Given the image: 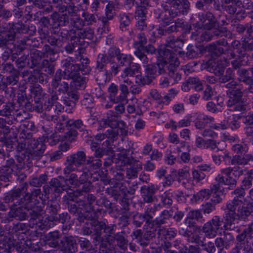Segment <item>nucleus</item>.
Segmentation results:
<instances>
[{
  "label": "nucleus",
  "mask_w": 253,
  "mask_h": 253,
  "mask_svg": "<svg viewBox=\"0 0 253 253\" xmlns=\"http://www.w3.org/2000/svg\"><path fill=\"white\" fill-rule=\"evenodd\" d=\"M59 110H57V106H51L46 107L45 114L47 116V119L48 121H51L55 123L60 118L59 115Z\"/></svg>",
  "instance_id": "8fccbe9b"
},
{
  "label": "nucleus",
  "mask_w": 253,
  "mask_h": 253,
  "mask_svg": "<svg viewBox=\"0 0 253 253\" xmlns=\"http://www.w3.org/2000/svg\"><path fill=\"white\" fill-rule=\"evenodd\" d=\"M44 58L42 51L36 48L30 49V58L28 65L30 68L37 69L40 66L42 59Z\"/></svg>",
  "instance_id": "bb28decb"
},
{
  "label": "nucleus",
  "mask_w": 253,
  "mask_h": 253,
  "mask_svg": "<svg viewBox=\"0 0 253 253\" xmlns=\"http://www.w3.org/2000/svg\"><path fill=\"white\" fill-rule=\"evenodd\" d=\"M161 6L163 10L156 17L169 25L174 18L188 12L190 3L189 0H163Z\"/></svg>",
  "instance_id": "20e7f679"
},
{
  "label": "nucleus",
  "mask_w": 253,
  "mask_h": 253,
  "mask_svg": "<svg viewBox=\"0 0 253 253\" xmlns=\"http://www.w3.org/2000/svg\"><path fill=\"white\" fill-rule=\"evenodd\" d=\"M140 68L138 64L132 62L122 71L121 77L122 78L134 77L136 74L139 73Z\"/></svg>",
  "instance_id": "58836bf2"
},
{
  "label": "nucleus",
  "mask_w": 253,
  "mask_h": 253,
  "mask_svg": "<svg viewBox=\"0 0 253 253\" xmlns=\"http://www.w3.org/2000/svg\"><path fill=\"white\" fill-rule=\"evenodd\" d=\"M236 245L231 251L235 253H252L253 251V236L246 237L245 234H239L236 237Z\"/></svg>",
  "instance_id": "ddd939ff"
},
{
  "label": "nucleus",
  "mask_w": 253,
  "mask_h": 253,
  "mask_svg": "<svg viewBox=\"0 0 253 253\" xmlns=\"http://www.w3.org/2000/svg\"><path fill=\"white\" fill-rule=\"evenodd\" d=\"M13 173L18 174L17 173H15V169L8 164V161L6 160L5 165L0 167V180L8 181L9 177H11Z\"/></svg>",
  "instance_id": "f704fd0d"
},
{
  "label": "nucleus",
  "mask_w": 253,
  "mask_h": 253,
  "mask_svg": "<svg viewBox=\"0 0 253 253\" xmlns=\"http://www.w3.org/2000/svg\"><path fill=\"white\" fill-rule=\"evenodd\" d=\"M205 50L210 54L212 58L214 59L219 57L225 52L222 47L217 46L213 42L207 44L206 46Z\"/></svg>",
  "instance_id": "79ce46f5"
},
{
  "label": "nucleus",
  "mask_w": 253,
  "mask_h": 253,
  "mask_svg": "<svg viewBox=\"0 0 253 253\" xmlns=\"http://www.w3.org/2000/svg\"><path fill=\"white\" fill-rule=\"evenodd\" d=\"M95 201L96 197L93 194L87 193L77 200L76 203H79V206H82L86 210L85 211L89 212L90 214L91 211H93L92 204Z\"/></svg>",
  "instance_id": "cd10ccee"
},
{
  "label": "nucleus",
  "mask_w": 253,
  "mask_h": 253,
  "mask_svg": "<svg viewBox=\"0 0 253 253\" xmlns=\"http://www.w3.org/2000/svg\"><path fill=\"white\" fill-rule=\"evenodd\" d=\"M68 178L59 176L57 178H53L49 181V184L53 189L54 193L61 194L63 191H67L71 189V186L67 183Z\"/></svg>",
  "instance_id": "412c9836"
},
{
  "label": "nucleus",
  "mask_w": 253,
  "mask_h": 253,
  "mask_svg": "<svg viewBox=\"0 0 253 253\" xmlns=\"http://www.w3.org/2000/svg\"><path fill=\"white\" fill-rule=\"evenodd\" d=\"M59 248L63 253H76L78 251L77 240L72 236H65L61 240Z\"/></svg>",
  "instance_id": "4be33fe9"
},
{
  "label": "nucleus",
  "mask_w": 253,
  "mask_h": 253,
  "mask_svg": "<svg viewBox=\"0 0 253 253\" xmlns=\"http://www.w3.org/2000/svg\"><path fill=\"white\" fill-rule=\"evenodd\" d=\"M12 124V121L8 119L0 117V135L2 133L7 134L10 132L9 125Z\"/></svg>",
  "instance_id": "052dcab7"
},
{
  "label": "nucleus",
  "mask_w": 253,
  "mask_h": 253,
  "mask_svg": "<svg viewBox=\"0 0 253 253\" xmlns=\"http://www.w3.org/2000/svg\"><path fill=\"white\" fill-rule=\"evenodd\" d=\"M203 218L202 213L201 211L199 210H195L190 211L188 214V216L185 220V222L187 224V226H189V222H196L193 220H196L197 221Z\"/></svg>",
  "instance_id": "5fc2aeb1"
},
{
  "label": "nucleus",
  "mask_w": 253,
  "mask_h": 253,
  "mask_svg": "<svg viewBox=\"0 0 253 253\" xmlns=\"http://www.w3.org/2000/svg\"><path fill=\"white\" fill-rule=\"evenodd\" d=\"M28 158V154L16 153L14 158H8V164L11 165L15 169V173L17 174L25 168V162Z\"/></svg>",
  "instance_id": "393cba45"
},
{
  "label": "nucleus",
  "mask_w": 253,
  "mask_h": 253,
  "mask_svg": "<svg viewBox=\"0 0 253 253\" xmlns=\"http://www.w3.org/2000/svg\"><path fill=\"white\" fill-rule=\"evenodd\" d=\"M234 236L230 233L223 231L220 237L215 239V245L217 253H227V251L234 242Z\"/></svg>",
  "instance_id": "f3484780"
},
{
  "label": "nucleus",
  "mask_w": 253,
  "mask_h": 253,
  "mask_svg": "<svg viewBox=\"0 0 253 253\" xmlns=\"http://www.w3.org/2000/svg\"><path fill=\"white\" fill-rule=\"evenodd\" d=\"M32 146V148H29L27 150V153L28 154V158L26 162L28 165H30L32 163V160L38 161L41 159L44 153L46 146L42 141H35Z\"/></svg>",
  "instance_id": "4468645a"
},
{
  "label": "nucleus",
  "mask_w": 253,
  "mask_h": 253,
  "mask_svg": "<svg viewBox=\"0 0 253 253\" xmlns=\"http://www.w3.org/2000/svg\"><path fill=\"white\" fill-rule=\"evenodd\" d=\"M119 50L120 48L116 46H111L109 48L107 54H99L97 58L95 70L100 72L109 60L114 59V58Z\"/></svg>",
  "instance_id": "6ab92c4d"
},
{
  "label": "nucleus",
  "mask_w": 253,
  "mask_h": 253,
  "mask_svg": "<svg viewBox=\"0 0 253 253\" xmlns=\"http://www.w3.org/2000/svg\"><path fill=\"white\" fill-rule=\"evenodd\" d=\"M232 165H246L250 162H253V154L236 155L230 161Z\"/></svg>",
  "instance_id": "c9c22d12"
},
{
  "label": "nucleus",
  "mask_w": 253,
  "mask_h": 253,
  "mask_svg": "<svg viewBox=\"0 0 253 253\" xmlns=\"http://www.w3.org/2000/svg\"><path fill=\"white\" fill-rule=\"evenodd\" d=\"M120 28L122 31L126 32L129 30L130 20L128 15L122 13L120 15Z\"/></svg>",
  "instance_id": "13d9d810"
},
{
  "label": "nucleus",
  "mask_w": 253,
  "mask_h": 253,
  "mask_svg": "<svg viewBox=\"0 0 253 253\" xmlns=\"http://www.w3.org/2000/svg\"><path fill=\"white\" fill-rule=\"evenodd\" d=\"M97 225V228H99L101 232L103 231V233L105 234V237L106 238L111 237L115 234L117 229V226L115 224H107L104 221H95L94 222Z\"/></svg>",
  "instance_id": "7c9ffc66"
},
{
  "label": "nucleus",
  "mask_w": 253,
  "mask_h": 253,
  "mask_svg": "<svg viewBox=\"0 0 253 253\" xmlns=\"http://www.w3.org/2000/svg\"><path fill=\"white\" fill-rule=\"evenodd\" d=\"M217 230L211 224V222H207L201 227V231L205 234V237L209 239L214 238L217 233Z\"/></svg>",
  "instance_id": "09e8293b"
},
{
  "label": "nucleus",
  "mask_w": 253,
  "mask_h": 253,
  "mask_svg": "<svg viewBox=\"0 0 253 253\" xmlns=\"http://www.w3.org/2000/svg\"><path fill=\"white\" fill-rule=\"evenodd\" d=\"M117 6L113 2H109L106 7L105 16H103L100 19L104 26L107 25L109 20L113 19L115 15V8Z\"/></svg>",
  "instance_id": "c03bdc74"
},
{
  "label": "nucleus",
  "mask_w": 253,
  "mask_h": 253,
  "mask_svg": "<svg viewBox=\"0 0 253 253\" xmlns=\"http://www.w3.org/2000/svg\"><path fill=\"white\" fill-rule=\"evenodd\" d=\"M11 31L15 32L20 34H28L33 35L36 32L35 26H29L27 28L21 21L17 23H12L8 28Z\"/></svg>",
  "instance_id": "c756f323"
},
{
  "label": "nucleus",
  "mask_w": 253,
  "mask_h": 253,
  "mask_svg": "<svg viewBox=\"0 0 253 253\" xmlns=\"http://www.w3.org/2000/svg\"><path fill=\"white\" fill-rule=\"evenodd\" d=\"M234 236L230 233L223 231L220 237L215 239V245L217 253H227V251L234 242Z\"/></svg>",
  "instance_id": "2eb2a0df"
},
{
  "label": "nucleus",
  "mask_w": 253,
  "mask_h": 253,
  "mask_svg": "<svg viewBox=\"0 0 253 253\" xmlns=\"http://www.w3.org/2000/svg\"><path fill=\"white\" fill-rule=\"evenodd\" d=\"M148 7L144 5H137L135 12V18L139 19H146L148 13Z\"/></svg>",
  "instance_id": "e2e57ef3"
},
{
  "label": "nucleus",
  "mask_w": 253,
  "mask_h": 253,
  "mask_svg": "<svg viewBox=\"0 0 253 253\" xmlns=\"http://www.w3.org/2000/svg\"><path fill=\"white\" fill-rule=\"evenodd\" d=\"M243 51L242 49V48L240 50L238 51V57L236 58V59L232 60L231 61V64L232 65V70H233L238 71V70H241V67L244 66L246 62L244 60V58L246 56V53H243L242 51Z\"/></svg>",
  "instance_id": "a18cd8bd"
},
{
  "label": "nucleus",
  "mask_w": 253,
  "mask_h": 253,
  "mask_svg": "<svg viewBox=\"0 0 253 253\" xmlns=\"http://www.w3.org/2000/svg\"><path fill=\"white\" fill-rule=\"evenodd\" d=\"M67 209L69 212L77 217V220L80 222H84L85 219H92L96 217V215L89 214V212H82L83 207L79 206V203H67Z\"/></svg>",
  "instance_id": "aec40b11"
},
{
  "label": "nucleus",
  "mask_w": 253,
  "mask_h": 253,
  "mask_svg": "<svg viewBox=\"0 0 253 253\" xmlns=\"http://www.w3.org/2000/svg\"><path fill=\"white\" fill-rule=\"evenodd\" d=\"M125 232L122 231L118 232L113 235L110 238V241H116L119 248L124 251L127 249L128 240L125 236Z\"/></svg>",
  "instance_id": "4c0bfd02"
},
{
  "label": "nucleus",
  "mask_w": 253,
  "mask_h": 253,
  "mask_svg": "<svg viewBox=\"0 0 253 253\" xmlns=\"http://www.w3.org/2000/svg\"><path fill=\"white\" fill-rule=\"evenodd\" d=\"M137 38L138 40L133 43L134 54L142 63L147 64L148 58L145 53L153 54L156 52V49L151 44L144 46L147 40L144 33L138 34Z\"/></svg>",
  "instance_id": "0eeeda50"
},
{
  "label": "nucleus",
  "mask_w": 253,
  "mask_h": 253,
  "mask_svg": "<svg viewBox=\"0 0 253 253\" xmlns=\"http://www.w3.org/2000/svg\"><path fill=\"white\" fill-rule=\"evenodd\" d=\"M156 231L154 229L149 230L143 233L142 237L139 241V245L142 247L148 246L150 244V241L155 238Z\"/></svg>",
  "instance_id": "49530a36"
},
{
  "label": "nucleus",
  "mask_w": 253,
  "mask_h": 253,
  "mask_svg": "<svg viewBox=\"0 0 253 253\" xmlns=\"http://www.w3.org/2000/svg\"><path fill=\"white\" fill-rule=\"evenodd\" d=\"M198 19L201 24H198V28H203L206 31L201 36V40L203 42H209L222 37V34L226 33V36L231 35V33L228 30L227 27L219 25V22L214 14L210 11L200 12L198 15Z\"/></svg>",
  "instance_id": "7ed1b4c3"
},
{
  "label": "nucleus",
  "mask_w": 253,
  "mask_h": 253,
  "mask_svg": "<svg viewBox=\"0 0 253 253\" xmlns=\"http://www.w3.org/2000/svg\"><path fill=\"white\" fill-rule=\"evenodd\" d=\"M50 16L52 20H57L59 26H65L69 23V16L66 13L59 15L55 11L53 12Z\"/></svg>",
  "instance_id": "864d4df0"
},
{
  "label": "nucleus",
  "mask_w": 253,
  "mask_h": 253,
  "mask_svg": "<svg viewBox=\"0 0 253 253\" xmlns=\"http://www.w3.org/2000/svg\"><path fill=\"white\" fill-rule=\"evenodd\" d=\"M157 185L152 184L149 186H143L140 189L141 196L144 202L151 203L154 201V194L158 191Z\"/></svg>",
  "instance_id": "a878e982"
},
{
  "label": "nucleus",
  "mask_w": 253,
  "mask_h": 253,
  "mask_svg": "<svg viewBox=\"0 0 253 253\" xmlns=\"http://www.w3.org/2000/svg\"><path fill=\"white\" fill-rule=\"evenodd\" d=\"M42 55L44 58H54V55L58 53L57 50L55 49L54 47H51L47 44H45L43 46V50L42 51Z\"/></svg>",
  "instance_id": "338daca9"
},
{
  "label": "nucleus",
  "mask_w": 253,
  "mask_h": 253,
  "mask_svg": "<svg viewBox=\"0 0 253 253\" xmlns=\"http://www.w3.org/2000/svg\"><path fill=\"white\" fill-rule=\"evenodd\" d=\"M157 207L154 206L151 207V210H153V213L152 215V221H151V228L153 229L154 227H159L161 228V226L166 223L167 220H166L164 216L161 214L158 217L155 218L156 212L157 211Z\"/></svg>",
  "instance_id": "de8ad7c7"
},
{
  "label": "nucleus",
  "mask_w": 253,
  "mask_h": 253,
  "mask_svg": "<svg viewBox=\"0 0 253 253\" xmlns=\"http://www.w3.org/2000/svg\"><path fill=\"white\" fill-rule=\"evenodd\" d=\"M56 60L55 58H51L49 60L43 59L40 66L37 68L39 71H42L45 75H52L54 72L55 64L53 62Z\"/></svg>",
  "instance_id": "473e14b6"
},
{
  "label": "nucleus",
  "mask_w": 253,
  "mask_h": 253,
  "mask_svg": "<svg viewBox=\"0 0 253 253\" xmlns=\"http://www.w3.org/2000/svg\"><path fill=\"white\" fill-rule=\"evenodd\" d=\"M60 209V205L55 201L48 202L46 211L50 214L49 217L56 216Z\"/></svg>",
  "instance_id": "4d7b16f0"
},
{
  "label": "nucleus",
  "mask_w": 253,
  "mask_h": 253,
  "mask_svg": "<svg viewBox=\"0 0 253 253\" xmlns=\"http://www.w3.org/2000/svg\"><path fill=\"white\" fill-rule=\"evenodd\" d=\"M233 171V169L231 167L224 169L221 170V172L225 175L226 185L229 186V189H232L236 186L238 178Z\"/></svg>",
  "instance_id": "2f4dec72"
},
{
  "label": "nucleus",
  "mask_w": 253,
  "mask_h": 253,
  "mask_svg": "<svg viewBox=\"0 0 253 253\" xmlns=\"http://www.w3.org/2000/svg\"><path fill=\"white\" fill-rule=\"evenodd\" d=\"M184 43V40L180 37L171 36L167 38L165 46L157 49L158 73L167 74L172 84H177L181 79V75L178 71L179 62L176 55L185 54V52L181 50Z\"/></svg>",
  "instance_id": "f257e3e1"
},
{
  "label": "nucleus",
  "mask_w": 253,
  "mask_h": 253,
  "mask_svg": "<svg viewBox=\"0 0 253 253\" xmlns=\"http://www.w3.org/2000/svg\"><path fill=\"white\" fill-rule=\"evenodd\" d=\"M76 37L80 42H83L80 43L85 48L93 41L94 37V32L89 27L80 29V30H76Z\"/></svg>",
  "instance_id": "b1692460"
},
{
  "label": "nucleus",
  "mask_w": 253,
  "mask_h": 253,
  "mask_svg": "<svg viewBox=\"0 0 253 253\" xmlns=\"http://www.w3.org/2000/svg\"><path fill=\"white\" fill-rule=\"evenodd\" d=\"M28 185L27 183H23L20 187L12 189L16 194H20V197L30 206L32 203H39L38 197L43 201V195L40 188L34 189L31 192H27Z\"/></svg>",
  "instance_id": "9b49d317"
},
{
  "label": "nucleus",
  "mask_w": 253,
  "mask_h": 253,
  "mask_svg": "<svg viewBox=\"0 0 253 253\" xmlns=\"http://www.w3.org/2000/svg\"><path fill=\"white\" fill-rule=\"evenodd\" d=\"M178 232L186 237L189 243L200 246L203 241V237L201 236V227L197 225L196 222H189V226H182Z\"/></svg>",
  "instance_id": "6e6552de"
},
{
  "label": "nucleus",
  "mask_w": 253,
  "mask_h": 253,
  "mask_svg": "<svg viewBox=\"0 0 253 253\" xmlns=\"http://www.w3.org/2000/svg\"><path fill=\"white\" fill-rule=\"evenodd\" d=\"M61 235L57 230L50 232L45 236L47 245L53 248L59 247V239Z\"/></svg>",
  "instance_id": "ea45409f"
},
{
  "label": "nucleus",
  "mask_w": 253,
  "mask_h": 253,
  "mask_svg": "<svg viewBox=\"0 0 253 253\" xmlns=\"http://www.w3.org/2000/svg\"><path fill=\"white\" fill-rule=\"evenodd\" d=\"M16 40V32L11 31L9 29L4 37L0 38V48L8 47L9 44H13Z\"/></svg>",
  "instance_id": "37998d69"
},
{
  "label": "nucleus",
  "mask_w": 253,
  "mask_h": 253,
  "mask_svg": "<svg viewBox=\"0 0 253 253\" xmlns=\"http://www.w3.org/2000/svg\"><path fill=\"white\" fill-rule=\"evenodd\" d=\"M90 150L94 152V156L95 158L100 159L105 154L107 153L108 150L105 148L100 147V145L93 141H91L90 145Z\"/></svg>",
  "instance_id": "603ef678"
},
{
  "label": "nucleus",
  "mask_w": 253,
  "mask_h": 253,
  "mask_svg": "<svg viewBox=\"0 0 253 253\" xmlns=\"http://www.w3.org/2000/svg\"><path fill=\"white\" fill-rule=\"evenodd\" d=\"M86 158V154L83 151H78L67 156L64 164V174H69L78 169L79 167L85 163Z\"/></svg>",
  "instance_id": "1a4fd4ad"
},
{
  "label": "nucleus",
  "mask_w": 253,
  "mask_h": 253,
  "mask_svg": "<svg viewBox=\"0 0 253 253\" xmlns=\"http://www.w3.org/2000/svg\"><path fill=\"white\" fill-rule=\"evenodd\" d=\"M153 213L151 207L147 208L144 213L136 212L132 217V223L136 227H141L145 222L146 226L151 228Z\"/></svg>",
  "instance_id": "a211bd4d"
},
{
  "label": "nucleus",
  "mask_w": 253,
  "mask_h": 253,
  "mask_svg": "<svg viewBox=\"0 0 253 253\" xmlns=\"http://www.w3.org/2000/svg\"><path fill=\"white\" fill-rule=\"evenodd\" d=\"M127 150H125L121 152L118 157L119 160L122 161L121 165H129V168L127 169L126 172V175L128 178L136 177L139 171L142 169V164L132 156H127Z\"/></svg>",
  "instance_id": "9d476101"
},
{
  "label": "nucleus",
  "mask_w": 253,
  "mask_h": 253,
  "mask_svg": "<svg viewBox=\"0 0 253 253\" xmlns=\"http://www.w3.org/2000/svg\"><path fill=\"white\" fill-rule=\"evenodd\" d=\"M86 168V167H83V170L77 169L75 172L71 173L68 178V182L70 185L79 187L81 183L90 181L88 180V172L84 170V168Z\"/></svg>",
  "instance_id": "5701e85b"
},
{
  "label": "nucleus",
  "mask_w": 253,
  "mask_h": 253,
  "mask_svg": "<svg viewBox=\"0 0 253 253\" xmlns=\"http://www.w3.org/2000/svg\"><path fill=\"white\" fill-rule=\"evenodd\" d=\"M237 80L240 82H243L247 84H252L253 83V79L249 76L248 70L242 68L237 71Z\"/></svg>",
  "instance_id": "3c124183"
},
{
  "label": "nucleus",
  "mask_w": 253,
  "mask_h": 253,
  "mask_svg": "<svg viewBox=\"0 0 253 253\" xmlns=\"http://www.w3.org/2000/svg\"><path fill=\"white\" fill-rule=\"evenodd\" d=\"M125 185L124 183H118L115 184L113 186L107 188L105 192L111 196L116 201H117L122 195L125 197Z\"/></svg>",
  "instance_id": "c85d7f7f"
},
{
  "label": "nucleus",
  "mask_w": 253,
  "mask_h": 253,
  "mask_svg": "<svg viewBox=\"0 0 253 253\" xmlns=\"http://www.w3.org/2000/svg\"><path fill=\"white\" fill-rule=\"evenodd\" d=\"M242 49L244 51H253V37L252 38H243L242 41ZM253 58V53L252 54Z\"/></svg>",
  "instance_id": "774afa93"
},
{
  "label": "nucleus",
  "mask_w": 253,
  "mask_h": 253,
  "mask_svg": "<svg viewBox=\"0 0 253 253\" xmlns=\"http://www.w3.org/2000/svg\"><path fill=\"white\" fill-rule=\"evenodd\" d=\"M234 236L230 233L223 231L220 237L215 239V245L217 253H227V251L234 242Z\"/></svg>",
  "instance_id": "dca6fc26"
},
{
  "label": "nucleus",
  "mask_w": 253,
  "mask_h": 253,
  "mask_svg": "<svg viewBox=\"0 0 253 253\" xmlns=\"http://www.w3.org/2000/svg\"><path fill=\"white\" fill-rule=\"evenodd\" d=\"M110 94V98L114 103H118L120 101V96H117L118 88V86L114 83H111L108 89Z\"/></svg>",
  "instance_id": "0e129e2a"
},
{
  "label": "nucleus",
  "mask_w": 253,
  "mask_h": 253,
  "mask_svg": "<svg viewBox=\"0 0 253 253\" xmlns=\"http://www.w3.org/2000/svg\"><path fill=\"white\" fill-rule=\"evenodd\" d=\"M234 79V73L232 68H228L226 69L225 74H223L218 79V82L225 84Z\"/></svg>",
  "instance_id": "69168bd1"
},
{
  "label": "nucleus",
  "mask_w": 253,
  "mask_h": 253,
  "mask_svg": "<svg viewBox=\"0 0 253 253\" xmlns=\"http://www.w3.org/2000/svg\"><path fill=\"white\" fill-rule=\"evenodd\" d=\"M82 187L75 190V195L76 196L83 197L84 194L89 193L93 188L91 182L88 181L86 182L81 183Z\"/></svg>",
  "instance_id": "bf43d9fd"
},
{
  "label": "nucleus",
  "mask_w": 253,
  "mask_h": 253,
  "mask_svg": "<svg viewBox=\"0 0 253 253\" xmlns=\"http://www.w3.org/2000/svg\"><path fill=\"white\" fill-rule=\"evenodd\" d=\"M2 199L5 203L8 204L9 211L7 216L9 218H15L19 221L28 220L25 208L30 206L20 197V193L16 194L11 190L5 193Z\"/></svg>",
  "instance_id": "39448f33"
},
{
  "label": "nucleus",
  "mask_w": 253,
  "mask_h": 253,
  "mask_svg": "<svg viewBox=\"0 0 253 253\" xmlns=\"http://www.w3.org/2000/svg\"><path fill=\"white\" fill-rule=\"evenodd\" d=\"M80 42H81L78 40L76 36L72 37L71 39H70V42L64 47L66 52L68 54H72L74 51H77L82 49L84 47Z\"/></svg>",
  "instance_id": "a19ab883"
},
{
  "label": "nucleus",
  "mask_w": 253,
  "mask_h": 253,
  "mask_svg": "<svg viewBox=\"0 0 253 253\" xmlns=\"http://www.w3.org/2000/svg\"><path fill=\"white\" fill-rule=\"evenodd\" d=\"M86 164L88 166V169L95 170L99 169L102 166V161L100 159L95 158L93 156H88L86 160Z\"/></svg>",
  "instance_id": "6e6d98bb"
},
{
  "label": "nucleus",
  "mask_w": 253,
  "mask_h": 253,
  "mask_svg": "<svg viewBox=\"0 0 253 253\" xmlns=\"http://www.w3.org/2000/svg\"><path fill=\"white\" fill-rule=\"evenodd\" d=\"M65 77L64 69H58L51 81V86L59 93L65 94L69 90V84L65 80Z\"/></svg>",
  "instance_id": "f8f14e48"
},
{
  "label": "nucleus",
  "mask_w": 253,
  "mask_h": 253,
  "mask_svg": "<svg viewBox=\"0 0 253 253\" xmlns=\"http://www.w3.org/2000/svg\"><path fill=\"white\" fill-rule=\"evenodd\" d=\"M107 121H108L109 126L110 127H118L120 125V122L118 121V117L116 112L110 111L107 113Z\"/></svg>",
  "instance_id": "680f3d73"
},
{
  "label": "nucleus",
  "mask_w": 253,
  "mask_h": 253,
  "mask_svg": "<svg viewBox=\"0 0 253 253\" xmlns=\"http://www.w3.org/2000/svg\"><path fill=\"white\" fill-rule=\"evenodd\" d=\"M27 211L28 220L34 221L43 213V210L41 206H36L35 203H32L30 207L25 208Z\"/></svg>",
  "instance_id": "72a5a7b5"
},
{
  "label": "nucleus",
  "mask_w": 253,
  "mask_h": 253,
  "mask_svg": "<svg viewBox=\"0 0 253 253\" xmlns=\"http://www.w3.org/2000/svg\"><path fill=\"white\" fill-rule=\"evenodd\" d=\"M61 67L64 69L65 77L67 80H72L74 86L77 89L85 87V78L82 77L80 73L79 66L76 64L75 59L71 57L63 59L61 61Z\"/></svg>",
  "instance_id": "423d86ee"
},
{
  "label": "nucleus",
  "mask_w": 253,
  "mask_h": 253,
  "mask_svg": "<svg viewBox=\"0 0 253 253\" xmlns=\"http://www.w3.org/2000/svg\"><path fill=\"white\" fill-rule=\"evenodd\" d=\"M224 189L223 187H220L219 185H212L211 186V194H212L211 201L215 205L220 203L224 196Z\"/></svg>",
  "instance_id": "e433bc0d"
},
{
  "label": "nucleus",
  "mask_w": 253,
  "mask_h": 253,
  "mask_svg": "<svg viewBox=\"0 0 253 253\" xmlns=\"http://www.w3.org/2000/svg\"><path fill=\"white\" fill-rule=\"evenodd\" d=\"M234 197L232 201L227 203L226 206L225 214L224 215V227L226 229H233L235 221L245 220L250 216H253V202L244 204L242 199L246 196L244 188L238 187L231 192Z\"/></svg>",
  "instance_id": "f03ea898"
}]
</instances>
